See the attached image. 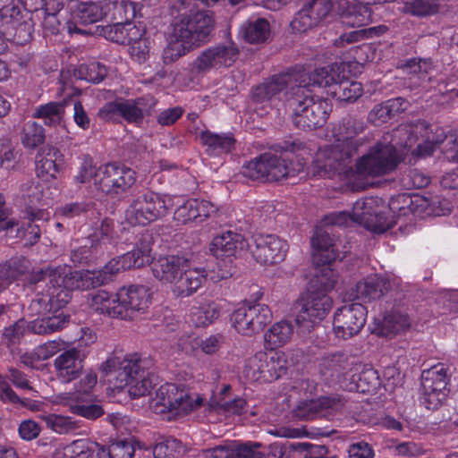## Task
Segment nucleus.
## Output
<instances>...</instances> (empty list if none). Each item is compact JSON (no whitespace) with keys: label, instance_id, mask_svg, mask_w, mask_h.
<instances>
[{"label":"nucleus","instance_id":"7ed1b4c3","mask_svg":"<svg viewBox=\"0 0 458 458\" xmlns=\"http://www.w3.org/2000/svg\"><path fill=\"white\" fill-rule=\"evenodd\" d=\"M145 361L137 353L112 356L101 364L103 377L115 388L128 387L132 398L148 394L156 385L157 377L146 370Z\"/></svg>","mask_w":458,"mask_h":458},{"label":"nucleus","instance_id":"4468645a","mask_svg":"<svg viewBox=\"0 0 458 458\" xmlns=\"http://www.w3.org/2000/svg\"><path fill=\"white\" fill-rule=\"evenodd\" d=\"M136 181L135 172L131 168L114 163L106 164L98 167L95 178L98 191L116 195L126 191Z\"/></svg>","mask_w":458,"mask_h":458},{"label":"nucleus","instance_id":"6e6d98bb","mask_svg":"<svg viewBox=\"0 0 458 458\" xmlns=\"http://www.w3.org/2000/svg\"><path fill=\"white\" fill-rule=\"evenodd\" d=\"M334 95L340 101H355L362 94L361 84L358 81L346 80L333 89Z\"/></svg>","mask_w":458,"mask_h":458},{"label":"nucleus","instance_id":"cd10ccee","mask_svg":"<svg viewBox=\"0 0 458 458\" xmlns=\"http://www.w3.org/2000/svg\"><path fill=\"white\" fill-rule=\"evenodd\" d=\"M189 261L180 256L160 257L152 265L153 275L163 284H168L171 288Z\"/></svg>","mask_w":458,"mask_h":458},{"label":"nucleus","instance_id":"ea45409f","mask_svg":"<svg viewBox=\"0 0 458 458\" xmlns=\"http://www.w3.org/2000/svg\"><path fill=\"white\" fill-rule=\"evenodd\" d=\"M355 1L358 3L357 5L348 7L347 10L341 14V22L351 27L367 25L372 16L370 0Z\"/></svg>","mask_w":458,"mask_h":458},{"label":"nucleus","instance_id":"c03bdc74","mask_svg":"<svg viewBox=\"0 0 458 458\" xmlns=\"http://www.w3.org/2000/svg\"><path fill=\"white\" fill-rule=\"evenodd\" d=\"M122 267L124 270L141 267L149 264L152 260L151 248L148 244H141L137 246L131 251L118 257Z\"/></svg>","mask_w":458,"mask_h":458},{"label":"nucleus","instance_id":"dca6fc26","mask_svg":"<svg viewBox=\"0 0 458 458\" xmlns=\"http://www.w3.org/2000/svg\"><path fill=\"white\" fill-rule=\"evenodd\" d=\"M447 376L443 365L423 370L420 401L428 410H437L447 396Z\"/></svg>","mask_w":458,"mask_h":458},{"label":"nucleus","instance_id":"680f3d73","mask_svg":"<svg viewBox=\"0 0 458 458\" xmlns=\"http://www.w3.org/2000/svg\"><path fill=\"white\" fill-rule=\"evenodd\" d=\"M113 233V223L110 219H104L100 225L97 226L94 233L90 234L89 241L91 247H97L110 242Z\"/></svg>","mask_w":458,"mask_h":458},{"label":"nucleus","instance_id":"9d476101","mask_svg":"<svg viewBox=\"0 0 458 458\" xmlns=\"http://www.w3.org/2000/svg\"><path fill=\"white\" fill-rule=\"evenodd\" d=\"M408 134L407 139L401 143L404 148H411L421 138L412 154L418 157H427L433 153L436 148L446 138L442 128L436 127L435 130L429 127L426 121L419 120L412 124L401 125L395 134Z\"/></svg>","mask_w":458,"mask_h":458},{"label":"nucleus","instance_id":"1a4fd4ad","mask_svg":"<svg viewBox=\"0 0 458 458\" xmlns=\"http://www.w3.org/2000/svg\"><path fill=\"white\" fill-rule=\"evenodd\" d=\"M428 200L420 196L399 194L390 199L387 205L374 210V233H383L396 223V217L418 212L419 208H427Z\"/></svg>","mask_w":458,"mask_h":458},{"label":"nucleus","instance_id":"5fc2aeb1","mask_svg":"<svg viewBox=\"0 0 458 458\" xmlns=\"http://www.w3.org/2000/svg\"><path fill=\"white\" fill-rule=\"evenodd\" d=\"M45 140L44 129L35 122H28L23 127L21 142L24 147L34 148L43 143Z\"/></svg>","mask_w":458,"mask_h":458},{"label":"nucleus","instance_id":"052dcab7","mask_svg":"<svg viewBox=\"0 0 458 458\" xmlns=\"http://www.w3.org/2000/svg\"><path fill=\"white\" fill-rule=\"evenodd\" d=\"M84 402H71L68 405L72 413L89 420H96L104 414V410L98 404H84Z\"/></svg>","mask_w":458,"mask_h":458},{"label":"nucleus","instance_id":"ddd939ff","mask_svg":"<svg viewBox=\"0 0 458 458\" xmlns=\"http://www.w3.org/2000/svg\"><path fill=\"white\" fill-rule=\"evenodd\" d=\"M271 318L269 307L263 303H244L231 315V322L235 330L248 336L262 331Z\"/></svg>","mask_w":458,"mask_h":458},{"label":"nucleus","instance_id":"7c9ffc66","mask_svg":"<svg viewBox=\"0 0 458 458\" xmlns=\"http://www.w3.org/2000/svg\"><path fill=\"white\" fill-rule=\"evenodd\" d=\"M98 382V376L93 370H87L83 377L75 383L73 391L63 393L56 396L59 403H71V402H88Z\"/></svg>","mask_w":458,"mask_h":458},{"label":"nucleus","instance_id":"603ef678","mask_svg":"<svg viewBox=\"0 0 458 458\" xmlns=\"http://www.w3.org/2000/svg\"><path fill=\"white\" fill-rule=\"evenodd\" d=\"M371 217L372 198H366L357 200L352 208V220L363 225L366 229L371 230Z\"/></svg>","mask_w":458,"mask_h":458},{"label":"nucleus","instance_id":"39448f33","mask_svg":"<svg viewBox=\"0 0 458 458\" xmlns=\"http://www.w3.org/2000/svg\"><path fill=\"white\" fill-rule=\"evenodd\" d=\"M56 272L52 276L54 283H64V290H60L57 295V306L64 305L72 298L74 290H89L103 285L112 280V277L123 271L118 257L112 259L101 269L72 271L67 267H55Z\"/></svg>","mask_w":458,"mask_h":458},{"label":"nucleus","instance_id":"f3484780","mask_svg":"<svg viewBox=\"0 0 458 458\" xmlns=\"http://www.w3.org/2000/svg\"><path fill=\"white\" fill-rule=\"evenodd\" d=\"M331 299L323 293L310 290L298 304L295 322L303 331H310L331 309Z\"/></svg>","mask_w":458,"mask_h":458},{"label":"nucleus","instance_id":"2f4dec72","mask_svg":"<svg viewBox=\"0 0 458 458\" xmlns=\"http://www.w3.org/2000/svg\"><path fill=\"white\" fill-rule=\"evenodd\" d=\"M320 371L324 377L342 383V380L352 371V361L345 354L335 353L322 360Z\"/></svg>","mask_w":458,"mask_h":458},{"label":"nucleus","instance_id":"6e6552de","mask_svg":"<svg viewBox=\"0 0 458 458\" xmlns=\"http://www.w3.org/2000/svg\"><path fill=\"white\" fill-rule=\"evenodd\" d=\"M287 369L286 354L270 349L269 352H258L250 357L243 373L250 380L270 382L285 375Z\"/></svg>","mask_w":458,"mask_h":458},{"label":"nucleus","instance_id":"b1692460","mask_svg":"<svg viewBox=\"0 0 458 458\" xmlns=\"http://www.w3.org/2000/svg\"><path fill=\"white\" fill-rule=\"evenodd\" d=\"M261 446L257 442H230L205 449L202 458H262L264 454L259 450Z\"/></svg>","mask_w":458,"mask_h":458},{"label":"nucleus","instance_id":"79ce46f5","mask_svg":"<svg viewBox=\"0 0 458 458\" xmlns=\"http://www.w3.org/2000/svg\"><path fill=\"white\" fill-rule=\"evenodd\" d=\"M67 104V100L64 99L40 105L35 108L33 117L43 120L46 125L55 126L62 123Z\"/></svg>","mask_w":458,"mask_h":458},{"label":"nucleus","instance_id":"f8f14e48","mask_svg":"<svg viewBox=\"0 0 458 458\" xmlns=\"http://www.w3.org/2000/svg\"><path fill=\"white\" fill-rule=\"evenodd\" d=\"M301 78L293 74H280L271 77L251 89L250 98L254 104L262 107H276L279 102L285 106L286 91L298 85Z\"/></svg>","mask_w":458,"mask_h":458},{"label":"nucleus","instance_id":"473e14b6","mask_svg":"<svg viewBox=\"0 0 458 458\" xmlns=\"http://www.w3.org/2000/svg\"><path fill=\"white\" fill-rule=\"evenodd\" d=\"M245 242L242 235L228 231L216 236L210 245V251L216 258L234 256L238 250L244 248Z\"/></svg>","mask_w":458,"mask_h":458},{"label":"nucleus","instance_id":"864d4df0","mask_svg":"<svg viewBox=\"0 0 458 458\" xmlns=\"http://www.w3.org/2000/svg\"><path fill=\"white\" fill-rule=\"evenodd\" d=\"M438 0H410L403 4V11L416 16L433 15L438 12Z\"/></svg>","mask_w":458,"mask_h":458},{"label":"nucleus","instance_id":"58836bf2","mask_svg":"<svg viewBox=\"0 0 458 458\" xmlns=\"http://www.w3.org/2000/svg\"><path fill=\"white\" fill-rule=\"evenodd\" d=\"M411 326L409 318L398 311H393L384 317L383 320L374 327V334L391 336L399 334Z\"/></svg>","mask_w":458,"mask_h":458},{"label":"nucleus","instance_id":"37998d69","mask_svg":"<svg viewBox=\"0 0 458 458\" xmlns=\"http://www.w3.org/2000/svg\"><path fill=\"white\" fill-rule=\"evenodd\" d=\"M240 35L251 44L265 42L270 35L269 22L264 18L248 21L242 25Z\"/></svg>","mask_w":458,"mask_h":458},{"label":"nucleus","instance_id":"c756f323","mask_svg":"<svg viewBox=\"0 0 458 458\" xmlns=\"http://www.w3.org/2000/svg\"><path fill=\"white\" fill-rule=\"evenodd\" d=\"M88 303L98 313L118 318H121V316H123V313H121L119 291L116 293H110L100 290L90 293L88 298Z\"/></svg>","mask_w":458,"mask_h":458},{"label":"nucleus","instance_id":"8fccbe9b","mask_svg":"<svg viewBox=\"0 0 458 458\" xmlns=\"http://www.w3.org/2000/svg\"><path fill=\"white\" fill-rule=\"evenodd\" d=\"M99 445L88 439L73 441L64 448V455L67 458H93L98 454Z\"/></svg>","mask_w":458,"mask_h":458},{"label":"nucleus","instance_id":"f257e3e1","mask_svg":"<svg viewBox=\"0 0 458 458\" xmlns=\"http://www.w3.org/2000/svg\"><path fill=\"white\" fill-rule=\"evenodd\" d=\"M362 121L350 119L332 144L320 148L312 164L313 174L331 178L338 175L352 191L372 185V146Z\"/></svg>","mask_w":458,"mask_h":458},{"label":"nucleus","instance_id":"c85d7f7f","mask_svg":"<svg viewBox=\"0 0 458 458\" xmlns=\"http://www.w3.org/2000/svg\"><path fill=\"white\" fill-rule=\"evenodd\" d=\"M310 242L314 263H332L338 258L335 240L328 232L317 230Z\"/></svg>","mask_w":458,"mask_h":458},{"label":"nucleus","instance_id":"49530a36","mask_svg":"<svg viewBox=\"0 0 458 458\" xmlns=\"http://www.w3.org/2000/svg\"><path fill=\"white\" fill-rule=\"evenodd\" d=\"M47 428L60 435L72 433L79 428L78 422L70 416L56 413L45 414L40 417Z\"/></svg>","mask_w":458,"mask_h":458},{"label":"nucleus","instance_id":"9b49d317","mask_svg":"<svg viewBox=\"0 0 458 458\" xmlns=\"http://www.w3.org/2000/svg\"><path fill=\"white\" fill-rule=\"evenodd\" d=\"M153 105V98L149 96L135 99L120 98L105 104L98 110V116L106 122H120L123 119L128 123H138L142 121L145 114L148 113Z\"/></svg>","mask_w":458,"mask_h":458},{"label":"nucleus","instance_id":"c9c22d12","mask_svg":"<svg viewBox=\"0 0 458 458\" xmlns=\"http://www.w3.org/2000/svg\"><path fill=\"white\" fill-rule=\"evenodd\" d=\"M102 16L99 6L94 3H80L72 13L73 21L67 25L69 33H82V30L78 29L76 22L81 24H91L98 21Z\"/></svg>","mask_w":458,"mask_h":458},{"label":"nucleus","instance_id":"de8ad7c7","mask_svg":"<svg viewBox=\"0 0 458 458\" xmlns=\"http://www.w3.org/2000/svg\"><path fill=\"white\" fill-rule=\"evenodd\" d=\"M172 39L163 51V59L165 64H171L186 55L192 47H196L190 39L174 35L173 25Z\"/></svg>","mask_w":458,"mask_h":458},{"label":"nucleus","instance_id":"4c0bfd02","mask_svg":"<svg viewBox=\"0 0 458 458\" xmlns=\"http://www.w3.org/2000/svg\"><path fill=\"white\" fill-rule=\"evenodd\" d=\"M293 332V327L290 322H276L265 333V344L271 350L282 347L291 341Z\"/></svg>","mask_w":458,"mask_h":458},{"label":"nucleus","instance_id":"2eb2a0df","mask_svg":"<svg viewBox=\"0 0 458 458\" xmlns=\"http://www.w3.org/2000/svg\"><path fill=\"white\" fill-rule=\"evenodd\" d=\"M157 404L176 414L188 413L200 407L203 397L190 394L183 387L173 383H165L156 392Z\"/></svg>","mask_w":458,"mask_h":458},{"label":"nucleus","instance_id":"4be33fe9","mask_svg":"<svg viewBox=\"0 0 458 458\" xmlns=\"http://www.w3.org/2000/svg\"><path fill=\"white\" fill-rule=\"evenodd\" d=\"M122 319H133L144 314L151 303V293L145 285H131L119 290Z\"/></svg>","mask_w":458,"mask_h":458},{"label":"nucleus","instance_id":"bf43d9fd","mask_svg":"<svg viewBox=\"0 0 458 458\" xmlns=\"http://www.w3.org/2000/svg\"><path fill=\"white\" fill-rule=\"evenodd\" d=\"M246 405L244 399L238 397L227 402L216 401V397H211L208 401V407L211 410L223 411L230 414H240Z\"/></svg>","mask_w":458,"mask_h":458},{"label":"nucleus","instance_id":"20e7f679","mask_svg":"<svg viewBox=\"0 0 458 458\" xmlns=\"http://www.w3.org/2000/svg\"><path fill=\"white\" fill-rule=\"evenodd\" d=\"M300 75L297 86L286 91L285 110L291 114L293 124L302 130H312L323 126L332 106L325 98L315 97L307 88L309 82Z\"/></svg>","mask_w":458,"mask_h":458},{"label":"nucleus","instance_id":"412c9836","mask_svg":"<svg viewBox=\"0 0 458 458\" xmlns=\"http://www.w3.org/2000/svg\"><path fill=\"white\" fill-rule=\"evenodd\" d=\"M239 50L233 42L219 44L203 51L193 62V69L206 72L211 69L231 66L237 59Z\"/></svg>","mask_w":458,"mask_h":458},{"label":"nucleus","instance_id":"338daca9","mask_svg":"<svg viewBox=\"0 0 458 458\" xmlns=\"http://www.w3.org/2000/svg\"><path fill=\"white\" fill-rule=\"evenodd\" d=\"M319 411L317 399H306L298 403L293 410V415L301 420H311Z\"/></svg>","mask_w":458,"mask_h":458},{"label":"nucleus","instance_id":"a18cd8bd","mask_svg":"<svg viewBox=\"0 0 458 458\" xmlns=\"http://www.w3.org/2000/svg\"><path fill=\"white\" fill-rule=\"evenodd\" d=\"M219 317L218 306L206 301L193 306L191 310V320L196 327H207Z\"/></svg>","mask_w":458,"mask_h":458},{"label":"nucleus","instance_id":"423d86ee","mask_svg":"<svg viewBox=\"0 0 458 458\" xmlns=\"http://www.w3.org/2000/svg\"><path fill=\"white\" fill-rule=\"evenodd\" d=\"M172 206L170 196L144 190L131 199L125 218L131 225L144 226L165 216Z\"/></svg>","mask_w":458,"mask_h":458},{"label":"nucleus","instance_id":"13d9d810","mask_svg":"<svg viewBox=\"0 0 458 458\" xmlns=\"http://www.w3.org/2000/svg\"><path fill=\"white\" fill-rule=\"evenodd\" d=\"M98 173V167L97 168L91 158L85 157L79 167L76 175L73 178L75 184L79 187L81 185L89 183L91 181L95 185L96 174Z\"/></svg>","mask_w":458,"mask_h":458},{"label":"nucleus","instance_id":"0eeeda50","mask_svg":"<svg viewBox=\"0 0 458 458\" xmlns=\"http://www.w3.org/2000/svg\"><path fill=\"white\" fill-rule=\"evenodd\" d=\"M304 165L298 161L296 165H289L281 157L265 153L244 165L242 174L252 180L279 181L299 174L303 170Z\"/></svg>","mask_w":458,"mask_h":458},{"label":"nucleus","instance_id":"0e129e2a","mask_svg":"<svg viewBox=\"0 0 458 458\" xmlns=\"http://www.w3.org/2000/svg\"><path fill=\"white\" fill-rule=\"evenodd\" d=\"M22 196L28 199L29 203L36 205L43 201V186L42 184L33 179L28 180L21 185Z\"/></svg>","mask_w":458,"mask_h":458},{"label":"nucleus","instance_id":"a878e982","mask_svg":"<svg viewBox=\"0 0 458 458\" xmlns=\"http://www.w3.org/2000/svg\"><path fill=\"white\" fill-rule=\"evenodd\" d=\"M171 287L173 294L179 298H185L196 293L207 279V272L200 267H193L189 261Z\"/></svg>","mask_w":458,"mask_h":458},{"label":"nucleus","instance_id":"f704fd0d","mask_svg":"<svg viewBox=\"0 0 458 458\" xmlns=\"http://www.w3.org/2000/svg\"><path fill=\"white\" fill-rule=\"evenodd\" d=\"M313 276L310 281L309 289L317 293H326L333 289L337 281V274L332 263H315Z\"/></svg>","mask_w":458,"mask_h":458},{"label":"nucleus","instance_id":"e2e57ef3","mask_svg":"<svg viewBox=\"0 0 458 458\" xmlns=\"http://www.w3.org/2000/svg\"><path fill=\"white\" fill-rule=\"evenodd\" d=\"M48 214L44 210H38L37 212H31L30 214V223L28 225V228L25 230L24 235L28 238V241L32 245L40 237V225L38 224H35L36 221H45L47 220Z\"/></svg>","mask_w":458,"mask_h":458},{"label":"nucleus","instance_id":"3c124183","mask_svg":"<svg viewBox=\"0 0 458 458\" xmlns=\"http://www.w3.org/2000/svg\"><path fill=\"white\" fill-rule=\"evenodd\" d=\"M183 452L182 442L173 437L157 442L152 448L154 458H175Z\"/></svg>","mask_w":458,"mask_h":458},{"label":"nucleus","instance_id":"09e8293b","mask_svg":"<svg viewBox=\"0 0 458 458\" xmlns=\"http://www.w3.org/2000/svg\"><path fill=\"white\" fill-rule=\"evenodd\" d=\"M134 447L128 441L113 442L108 445H100L98 450V458H132Z\"/></svg>","mask_w":458,"mask_h":458},{"label":"nucleus","instance_id":"5701e85b","mask_svg":"<svg viewBox=\"0 0 458 458\" xmlns=\"http://www.w3.org/2000/svg\"><path fill=\"white\" fill-rule=\"evenodd\" d=\"M332 0H305L291 22L293 30L304 32L323 21L331 12Z\"/></svg>","mask_w":458,"mask_h":458},{"label":"nucleus","instance_id":"e433bc0d","mask_svg":"<svg viewBox=\"0 0 458 458\" xmlns=\"http://www.w3.org/2000/svg\"><path fill=\"white\" fill-rule=\"evenodd\" d=\"M199 140L207 147V152L213 156L230 152L234 147L235 142L231 134H217L209 131H201Z\"/></svg>","mask_w":458,"mask_h":458},{"label":"nucleus","instance_id":"bb28decb","mask_svg":"<svg viewBox=\"0 0 458 458\" xmlns=\"http://www.w3.org/2000/svg\"><path fill=\"white\" fill-rule=\"evenodd\" d=\"M215 211L214 206L208 200L191 199L178 204L174 218L181 224L199 223Z\"/></svg>","mask_w":458,"mask_h":458},{"label":"nucleus","instance_id":"6ab92c4d","mask_svg":"<svg viewBox=\"0 0 458 458\" xmlns=\"http://www.w3.org/2000/svg\"><path fill=\"white\" fill-rule=\"evenodd\" d=\"M366 317L367 310L360 302H352L338 308L333 321L336 337L348 339L357 335L363 327Z\"/></svg>","mask_w":458,"mask_h":458},{"label":"nucleus","instance_id":"69168bd1","mask_svg":"<svg viewBox=\"0 0 458 458\" xmlns=\"http://www.w3.org/2000/svg\"><path fill=\"white\" fill-rule=\"evenodd\" d=\"M329 72L330 66L316 69L312 74V79H308V73L306 72H300L295 75L297 77L301 74L305 75L303 78L306 79V81L309 82L308 85H310V81H312L313 84H318L320 87H331L335 80L339 81V75H337L336 78H333Z\"/></svg>","mask_w":458,"mask_h":458},{"label":"nucleus","instance_id":"72a5a7b5","mask_svg":"<svg viewBox=\"0 0 458 458\" xmlns=\"http://www.w3.org/2000/svg\"><path fill=\"white\" fill-rule=\"evenodd\" d=\"M60 157L59 150L55 148L47 147L41 148L37 155V175L45 181L55 178L59 172L60 164L58 163V158Z\"/></svg>","mask_w":458,"mask_h":458},{"label":"nucleus","instance_id":"393cba45","mask_svg":"<svg viewBox=\"0 0 458 458\" xmlns=\"http://www.w3.org/2000/svg\"><path fill=\"white\" fill-rule=\"evenodd\" d=\"M85 355L77 348H71L58 355L54 360L57 378L62 383H70L79 377L84 367Z\"/></svg>","mask_w":458,"mask_h":458},{"label":"nucleus","instance_id":"a211bd4d","mask_svg":"<svg viewBox=\"0 0 458 458\" xmlns=\"http://www.w3.org/2000/svg\"><path fill=\"white\" fill-rule=\"evenodd\" d=\"M249 247L255 260L267 266L282 262L288 251L287 242L275 234H255Z\"/></svg>","mask_w":458,"mask_h":458},{"label":"nucleus","instance_id":"aec40b11","mask_svg":"<svg viewBox=\"0 0 458 458\" xmlns=\"http://www.w3.org/2000/svg\"><path fill=\"white\" fill-rule=\"evenodd\" d=\"M174 35L190 39L196 47L205 42L214 28V17L208 12H198L181 17L174 24Z\"/></svg>","mask_w":458,"mask_h":458},{"label":"nucleus","instance_id":"a19ab883","mask_svg":"<svg viewBox=\"0 0 458 458\" xmlns=\"http://www.w3.org/2000/svg\"><path fill=\"white\" fill-rule=\"evenodd\" d=\"M398 156L393 145H386L380 148L374 147V176L393 171L398 164Z\"/></svg>","mask_w":458,"mask_h":458},{"label":"nucleus","instance_id":"774afa93","mask_svg":"<svg viewBox=\"0 0 458 458\" xmlns=\"http://www.w3.org/2000/svg\"><path fill=\"white\" fill-rule=\"evenodd\" d=\"M64 348V342L52 340L38 345L33 352V356L38 360H47Z\"/></svg>","mask_w":458,"mask_h":458},{"label":"nucleus","instance_id":"f03ea898","mask_svg":"<svg viewBox=\"0 0 458 458\" xmlns=\"http://www.w3.org/2000/svg\"><path fill=\"white\" fill-rule=\"evenodd\" d=\"M56 268L40 269L31 275L30 281L36 284L38 291L29 305L31 316H38L28 324V329L37 335H48L64 328L69 321L68 316L63 312L57 313L69 301L57 306V295L60 290H64V284L51 281Z\"/></svg>","mask_w":458,"mask_h":458},{"label":"nucleus","instance_id":"4d7b16f0","mask_svg":"<svg viewBox=\"0 0 458 458\" xmlns=\"http://www.w3.org/2000/svg\"><path fill=\"white\" fill-rule=\"evenodd\" d=\"M106 76V69L99 63L82 64L79 68V78L92 83H99Z\"/></svg>","mask_w":458,"mask_h":458}]
</instances>
